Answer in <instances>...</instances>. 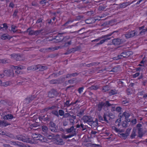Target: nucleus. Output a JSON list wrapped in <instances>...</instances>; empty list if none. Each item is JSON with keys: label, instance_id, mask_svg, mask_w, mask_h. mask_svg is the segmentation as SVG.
Segmentation results:
<instances>
[{"label": "nucleus", "instance_id": "obj_57", "mask_svg": "<svg viewBox=\"0 0 147 147\" xmlns=\"http://www.w3.org/2000/svg\"><path fill=\"white\" fill-rule=\"evenodd\" d=\"M84 87H80L78 88V92L80 94H81L82 92L84 90Z\"/></svg>", "mask_w": 147, "mask_h": 147}, {"label": "nucleus", "instance_id": "obj_52", "mask_svg": "<svg viewBox=\"0 0 147 147\" xmlns=\"http://www.w3.org/2000/svg\"><path fill=\"white\" fill-rule=\"evenodd\" d=\"M17 27L15 25H12L11 26V31L14 33L17 32V30H15V29L17 28Z\"/></svg>", "mask_w": 147, "mask_h": 147}, {"label": "nucleus", "instance_id": "obj_49", "mask_svg": "<svg viewBox=\"0 0 147 147\" xmlns=\"http://www.w3.org/2000/svg\"><path fill=\"white\" fill-rule=\"evenodd\" d=\"M52 113L55 115L57 117H59V114H58V112L57 110H53L52 111Z\"/></svg>", "mask_w": 147, "mask_h": 147}, {"label": "nucleus", "instance_id": "obj_50", "mask_svg": "<svg viewBox=\"0 0 147 147\" xmlns=\"http://www.w3.org/2000/svg\"><path fill=\"white\" fill-rule=\"evenodd\" d=\"M105 15H104L103 16L102 15L101 16H97L96 17H95L94 18V20L95 22L96 20H100L102 18H103L104 17V16Z\"/></svg>", "mask_w": 147, "mask_h": 147}, {"label": "nucleus", "instance_id": "obj_59", "mask_svg": "<svg viewBox=\"0 0 147 147\" xmlns=\"http://www.w3.org/2000/svg\"><path fill=\"white\" fill-rule=\"evenodd\" d=\"M140 74V73L139 72H136L135 74L132 75V77L133 78H136L138 77Z\"/></svg>", "mask_w": 147, "mask_h": 147}, {"label": "nucleus", "instance_id": "obj_32", "mask_svg": "<svg viewBox=\"0 0 147 147\" xmlns=\"http://www.w3.org/2000/svg\"><path fill=\"white\" fill-rule=\"evenodd\" d=\"M9 85V82H2L1 80H0V86H7Z\"/></svg>", "mask_w": 147, "mask_h": 147}, {"label": "nucleus", "instance_id": "obj_47", "mask_svg": "<svg viewBox=\"0 0 147 147\" xmlns=\"http://www.w3.org/2000/svg\"><path fill=\"white\" fill-rule=\"evenodd\" d=\"M104 107H111L112 105L109 103V101H106V102H104Z\"/></svg>", "mask_w": 147, "mask_h": 147}, {"label": "nucleus", "instance_id": "obj_17", "mask_svg": "<svg viewBox=\"0 0 147 147\" xmlns=\"http://www.w3.org/2000/svg\"><path fill=\"white\" fill-rule=\"evenodd\" d=\"M144 27L145 26H143L139 28L138 29L139 30L141 31L140 32V34L141 35L144 34L145 32L147 31V28L146 29H144Z\"/></svg>", "mask_w": 147, "mask_h": 147}, {"label": "nucleus", "instance_id": "obj_14", "mask_svg": "<svg viewBox=\"0 0 147 147\" xmlns=\"http://www.w3.org/2000/svg\"><path fill=\"white\" fill-rule=\"evenodd\" d=\"M57 94V91L53 89L48 93V97L50 98H53L56 96Z\"/></svg>", "mask_w": 147, "mask_h": 147}, {"label": "nucleus", "instance_id": "obj_15", "mask_svg": "<svg viewBox=\"0 0 147 147\" xmlns=\"http://www.w3.org/2000/svg\"><path fill=\"white\" fill-rule=\"evenodd\" d=\"M73 22V20H68L66 22L65 24L62 25V27H64V28H71L72 26L73 25L68 26V25L70 24H71Z\"/></svg>", "mask_w": 147, "mask_h": 147}, {"label": "nucleus", "instance_id": "obj_53", "mask_svg": "<svg viewBox=\"0 0 147 147\" xmlns=\"http://www.w3.org/2000/svg\"><path fill=\"white\" fill-rule=\"evenodd\" d=\"M74 83V79H72L71 80H69L67 81H66L65 82V84H73Z\"/></svg>", "mask_w": 147, "mask_h": 147}, {"label": "nucleus", "instance_id": "obj_34", "mask_svg": "<svg viewBox=\"0 0 147 147\" xmlns=\"http://www.w3.org/2000/svg\"><path fill=\"white\" fill-rule=\"evenodd\" d=\"M69 100H67L64 103V105L65 106L67 107V110H73V109H72V108H69V106L70 105V104H69Z\"/></svg>", "mask_w": 147, "mask_h": 147}, {"label": "nucleus", "instance_id": "obj_51", "mask_svg": "<svg viewBox=\"0 0 147 147\" xmlns=\"http://www.w3.org/2000/svg\"><path fill=\"white\" fill-rule=\"evenodd\" d=\"M105 8V6L102 5H100L99 7L98 8V10L99 11H101L104 10Z\"/></svg>", "mask_w": 147, "mask_h": 147}, {"label": "nucleus", "instance_id": "obj_40", "mask_svg": "<svg viewBox=\"0 0 147 147\" xmlns=\"http://www.w3.org/2000/svg\"><path fill=\"white\" fill-rule=\"evenodd\" d=\"M126 55L127 58L132 55L133 53L131 51H124Z\"/></svg>", "mask_w": 147, "mask_h": 147}, {"label": "nucleus", "instance_id": "obj_45", "mask_svg": "<svg viewBox=\"0 0 147 147\" xmlns=\"http://www.w3.org/2000/svg\"><path fill=\"white\" fill-rule=\"evenodd\" d=\"M74 130V126L72 125L71 126V128H69L67 129H66V131L67 132V133H71Z\"/></svg>", "mask_w": 147, "mask_h": 147}, {"label": "nucleus", "instance_id": "obj_8", "mask_svg": "<svg viewBox=\"0 0 147 147\" xmlns=\"http://www.w3.org/2000/svg\"><path fill=\"white\" fill-rule=\"evenodd\" d=\"M18 139L20 141H23L24 142L31 143L30 140L27 137L22 135H19L17 137Z\"/></svg>", "mask_w": 147, "mask_h": 147}, {"label": "nucleus", "instance_id": "obj_44", "mask_svg": "<svg viewBox=\"0 0 147 147\" xmlns=\"http://www.w3.org/2000/svg\"><path fill=\"white\" fill-rule=\"evenodd\" d=\"M63 72L62 71H59L58 73H53L52 74V75L54 76L55 77L58 76L60 75L63 74Z\"/></svg>", "mask_w": 147, "mask_h": 147}, {"label": "nucleus", "instance_id": "obj_22", "mask_svg": "<svg viewBox=\"0 0 147 147\" xmlns=\"http://www.w3.org/2000/svg\"><path fill=\"white\" fill-rule=\"evenodd\" d=\"M88 124L90 125L92 128H94L97 126L98 121H93L92 120Z\"/></svg>", "mask_w": 147, "mask_h": 147}, {"label": "nucleus", "instance_id": "obj_55", "mask_svg": "<svg viewBox=\"0 0 147 147\" xmlns=\"http://www.w3.org/2000/svg\"><path fill=\"white\" fill-rule=\"evenodd\" d=\"M98 88L97 86L92 85L90 87V89L91 90H96Z\"/></svg>", "mask_w": 147, "mask_h": 147}, {"label": "nucleus", "instance_id": "obj_2", "mask_svg": "<svg viewBox=\"0 0 147 147\" xmlns=\"http://www.w3.org/2000/svg\"><path fill=\"white\" fill-rule=\"evenodd\" d=\"M32 137L34 140L38 141L40 142L43 143V142H48L49 141L47 138H46L42 135L38 134L37 133H35L32 135Z\"/></svg>", "mask_w": 147, "mask_h": 147}, {"label": "nucleus", "instance_id": "obj_31", "mask_svg": "<svg viewBox=\"0 0 147 147\" xmlns=\"http://www.w3.org/2000/svg\"><path fill=\"white\" fill-rule=\"evenodd\" d=\"M129 135V133H122L120 134V137L122 139L125 140L127 138Z\"/></svg>", "mask_w": 147, "mask_h": 147}, {"label": "nucleus", "instance_id": "obj_39", "mask_svg": "<svg viewBox=\"0 0 147 147\" xmlns=\"http://www.w3.org/2000/svg\"><path fill=\"white\" fill-rule=\"evenodd\" d=\"M121 121V119H118L115 121V125L117 126V127H119L120 126Z\"/></svg>", "mask_w": 147, "mask_h": 147}, {"label": "nucleus", "instance_id": "obj_11", "mask_svg": "<svg viewBox=\"0 0 147 147\" xmlns=\"http://www.w3.org/2000/svg\"><path fill=\"white\" fill-rule=\"evenodd\" d=\"M36 98L35 95H32L31 96L27 97L24 100L25 103L26 104H28L31 102L33 100Z\"/></svg>", "mask_w": 147, "mask_h": 147}, {"label": "nucleus", "instance_id": "obj_4", "mask_svg": "<svg viewBox=\"0 0 147 147\" xmlns=\"http://www.w3.org/2000/svg\"><path fill=\"white\" fill-rule=\"evenodd\" d=\"M137 34V31L136 30H129L124 34V36L125 38L129 39L132 38L135 36H136Z\"/></svg>", "mask_w": 147, "mask_h": 147}, {"label": "nucleus", "instance_id": "obj_3", "mask_svg": "<svg viewBox=\"0 0 147 147\" xmlns=\"http://www.w3.org/2000/svg\"><path fill=\"white\" fill-rule=\"evenodd\" d=\"M64 33V32L62 33H58L57 36H54V38L53 39H47V40L49 41L53 40V42H58L62 41L64 39V37L63 36V34Z\"/></svg>", "mask_w": 147, "mask_h": 147}, {"label": "nucleus", "instance_id": "obj_26", "mask_svg": "<svg viewBox=\"0 0 147 147\" xmlns=\"http://www.w3.org/2000/svg\"><path fill=\"white\" fill-rule=\"evenodd\" d=\"M85 22L87 24H91L95 22L94 18H90L85 20Z\"/></svg>", "mask_w": 147, "mask_h": 147}, {"label": "nucleus", "instance_id": "obj_21", "mask_svg": "<svg viewBox=\"0 0 147 147\" xmlns=\"http://www.w3.org/2000/svg\"><path fill=\"white\" fill-rule=\"evenodd\" d=\"M127 56L125 55L124 51L121 53L120 55H118L117 57H116V58L115 59L117 60L122 58H127Z\"/></svg>", "mask_w": 147, "mask_h": 147}, {"label": "nucleus", "instance_id": "obj_9", "mask_svg": "<svg viewBox=\"0 0 147 147\" xmlns=\"http://www.w3.org/2000/svg\"><path fill=\"white\" fill-rule=\"evenodd\" d=\"M57 138L54 139L53 142L54 143L57 145H63L64 144L63 141L62 139L60 138L58 134H57Z\"/></svg>", "mask_w": 147, "mask_h": 147}, {"label": "nucleus", "instance_id": "obj_60", "mask_svg": "<svg viewBox=\"0 0 147 147\" xmlns=\"http://www.w3.org/2000/svg\"><path fill=\"white\" fill-rule=\"evenodd\" d=\"M118 68L116 67H115L112 69L110 71L116 72L118 71Z\"/></svg>", "mask_w": 147, "mask_h": 147}, {"label": "nucleus", "instance_id": "obj_54", "mask_svg": "<svg viewBox=\"0 0 147 147\" xmlns=\"http://www.w3.org/2000/svg\"><path fill=\"white\" fill-rule=\"evenodd\" d=\"M64 111L62 109H60L59 111V115H60V116H63L64 115Z\"/></svg>", "mask_w": 147, "mask_h": 147}, {"label": "nucleus", "instance_id": "obj_1", "mask_svg": "<svg viewBox=\"0 0 147 147\" xmlns=\"http://www.w3.org/2000/svg\"><path fill=\"white\" fill-rule=\"evenodd\" d=\"M10 68H11V69H7L4 71V72L5 74V76H14V73L13 69L16 70V74H20L21 72L20 70L24 69L25 68V67L24 66L21 65L17 66L12 65L10 66Z\"/></svg>", "mask_w": 147, "mask_h": 147}, {"label": "nucleus", "instance_id": "obj_62", "mask_svg": "<svg viewBox=\"0 0 147 147\" xmlns=\"http://www.w3.org/2000/svg\"><path fill=\"white\" fill-rule=\"evenodd\" d=\"M122 126L123 127H126L127 126V122L126 121H123L122 122Z\"/></svg>", "mask_w": 147, "mask_h": 147}, {"label": "nucleus", "instance_id": "obj_10", "mask_svg": "<svg viewBox=\"0 0 147 147\" xmlns=\"http://www.w3.org/2000/svg\"><path fill=\"white\" fill-rule=\"evenodd\" d=\"M12 59H14L17 61L23 60L24 58L22 55L19 54H13L10 55Z\"/></svg>", "mask_w": 147, "mask_h": 147}, {"label": "nucleus", "instance_id": "obj_18", "mask_svg": "<svg viewBox=\"0 0 147 147\" xmlns=\"http://www.w3.org/2000/svg\"><path fill=\"white\" fill-rule=\"evenodd\" d=\"M130 4L131 3L129 2H124L120 3L119 4V7L121 8H124L127 6L129 5H130Z\"/></svg>", "mask_w": 147, "mask_h": 147}, {"label": "nucleus", "instance_id": "obj_16", "mask_svg": "<svg viewBox=\"0 0 147 147\" xmlns=\"http://www.w3.org/2000/svg\"><path fill=\"white\" fill-rule=\"evenodd\" d=\"M12 37V36H11L9 35L8 34L7 35L4 33L1 36V38L2 40H6L7 39L10 40Z\"/></svg>", "mask_w": 147, "mask_h": 147}, {"label": "nucleus", "instance_id": "obj_25", "mask_svg": "<svg viewBox=\"0 0 147 147\" xmlns=\"http://www.w3.org/2000/svg\"><path fill=\"white\" fill-rule=\"evenodd\" d=\"M104 121L107 122H108V120H110L111 117H110V115H108L106 113L104 114L103 116Z\"/></svg>", "mask_w": 147, "mask_h": 147}, {"label": "nucleus", "instance_id": "obj_5", "mask_svg": "<svg viewBox=\"0 0 147 147\" xmlns=\"http://www.w3.org/2000/svg\"><path fill=\"white\" fill-rule=\"evenodd\" d=\"M114 32H112L109 34H107L106 35L104 36H102L101 37V39L103 38L99 42H98L97 44V45H101L103 44L105 42H107L108 40H110L111 39V38L110 37L112 34H113V33Z\"/></svg>", "mask_w": 147, "mask_h": 147}, {"label": "nucleus", "instance_id": "obj_24", "mask_svg": "<svg viewBox=\"0 0 147 147\" xmlns=\"http://www.w3.org/2000/svg\"><path fill=\"white\" fill-rule=\"evenodd\" d=\"M13 118V116L11 114H7L3 117V119L4 120L11 119Z\"/></svg>", "mask_w": 147, "mask_h": 147}, {"label": "nucleus", "instance_id": "obj_19", "mask_svg": "<svg viewBox=\"0 0 147 147\" xmlns=\"http://www.w3.org/2000/svg\"><path fill=\"white\" fill-rule=\"evenodd\" d=\"M47 69V66H43L40 64L37 65V70L39 71H43Z\"/></svg>", "mask_w": 147, "mask_h": 147}, {"label": "nucleus", "instance_id": "obj_29", "mask_svg": "<svg viewBox=\"0 0 147 147\" xmlns=\"http://www.w3.org/2000/svg\"><path fill=\"white\" fill-rule=\"evenodd\" d=\"M76 128H79L81 129L82 131H84L86 129V128L85 127V126L83 124L81 123L80 124H77L76 125Z\"/></svg>", "mask_w": 147, "mask_h": 147}, {"label": "nucleus", "instance_id": "obj_43", "mask_svg": "<svg viewBox=\"0 0 147 147\" xmlns=\"http://www.w3.org/2000/svg\"><path fill=\"white\" fill-rule=\"evenodd\" d=\"M9 62V60L6 59H2L0 60V63H6Z\"/></svg>", "mask_w": 147, "mask_h": 147}, {"label": "nucleus", "instance_id": "obj_27", "mask_svg": "<svg viewBox=\"0 0 147 147\" xmlns=\"http://www.w3.org/2000/svg\"><path fill=\"white\" fill-rule=\"evenodd\" d=\"M9 125L6 121H0V127H6Z\"/></svg>", "mask_w": 147, "mask_h": 147}, {"label": "nucleus", "instance_id": "obj_38", "mask_svg": "<svg viewBox=\"0 0 147 147\" xmlns=\"http://www.w3.org/2000/svg\"><path fill=\"white\" fill-rule=\"evenodd\" d=\"M20 142L18 141H11L9 142L10 144L14 146H18L20 144Z\"/></svg>", "mask_w": 147, "mask_h": 147}, {"label": "nucleus", "instance_id": "obj_23", "mask_svg": "<svg viewBox=\"0 0 147 147\" xmlns=\"http://www.w3.org/2000/svg\"><path fill=\"white\" fill-rule=\"evenodd\" d=\"M104 104L103 102L98 103L97 106V110L98 111H100L101 110L102 108L103 107H104Z\"/></svg>", "mask_w": 147, "mask_h": 147}, {"label": "nucleus", "instance_id": "obj_35", "mask_svg": "<svg viewBox=\"0 0 147 147\" xmlns=\"http://www.w3.org/2000/svg\"><path fill=\"white\" fill-rule=\"evenodd\" d=\"M50 83L51 84H59L60 83V81L59 80H50Z\"/></svg>", "mask_w": 147, "mask_h": 147}, {"label": "nucleus", "instance_id": "obj_13", "mask_svg": "<svg viewBox=\"0 0 147 147\" xmlns=\"http://www.w3.org/2000/svg\"><path fill=\"white\" fill-rule=\"evenodd\" d=\"M112 44L114 45H119L122 43L121 39L120 38H115L112 40Z\"/></svg>", "mask_w": 147, "mask_h": 147}, {"label": "nucleus", "instance_id": "obj_63", "mask_svg": "<svg viewBox=\"0 0 147 147\" xmlns=\"http://www.w3.org/2000/svg\"><path fill=\"white\" fill-rule=\"evenodd\" d=\"M74 76V73H72L71 74H67L66 76V78H71V77L72 76Z\"/></svg>", "mask_w": 147, "mask_h": 147}, {"label": "nucleus", "instance_id": "obj_46", "mask_svg": "<svg viewBox=\"0 0 147 147\" xmlns=\"http://www.w3.org/2000/svg\"><path fill=\"white\" fill-rule=\"evenodd\" d=\"M88 146H90L91 147H100V145L96 144H92L91 143L88 144Z\"/></svg>", "mask_w": 147, "mask_h": 147}, {"label": "nucleus", "instance_id": "obj_42", "mask_svg": "<svg viewBox=\"0 0 147 147\" xmlns=\"http://www.w3.org/2000/svg\"><path fill=\"white\" fill-rule=\"evenodd\" d=\"M42 129L43 132H44V133H43L44 135L46 134V133L47 132L48 130L47 127L45 126H43L42 127Z\"/></svg>", "mask_w": 147, "mask_h": 147}, {"label": "nucleus", "instance_id": "obj_30", "mask_svg": "<svg viewBox=\"0 0 147 147\" xmlns=\"http://www.w3.org/2000/svg\"><path fill=\"white\" fill-rule=\"evenodd\" d=\"M84 28H82L77 31H74V33H78L79 34H82L85 33Z\"/></svg>", "mask_w": 147, "mask_h": 147}, {"label": "nucleus", "instance_id": "obj_36", "mask_svg": "<svg viewBox=\"0 0 147 147\" xmlns=\"http://www.w3.org/2000/svg\"><path fill=\"white\" fill-rule=\"evenodd\" d=\"M117 94V91L115 89L111 90L109 92V94L111 96Z\"/></svg>", "mask_w": 147, "mask_h": 147}, {"label": "nucleus", "instance_id": "obj_33", "mask_svg": "<svg viewBox=\"0 0 147 147\" xmlns=\"http://www.w3.org/2000/svg\"><path fill=\"white\" fill-rule=\"evenodd\" d=\"M110 87L108 86H105L102 88V91L103 92H106L110 90Z\"/></svg>", "mask_w": 147, "mask_h": 147}, {"label": "nucleus", "instance_id": "obj_7", "mask_svg": "<svg viewBox=\"0 0 147 147\" xmlns=\"http://www.w3.org/2000/svg\"><path fill=\"white\" fill-rule=\"evenodd\" d=\"M59 48V47H51L47 48H42L40 50V51L41 52L45 53L48 51H55L58 50Z\"/></svg>", "mask_w": 147, "mask_h": 147}, {"label": "nucleus", "instance_id": "obj_48", "mask_svg": "<svg viewBox=\"0 0 147 147\" xmlns=\"http://www.w3.org/2000/svg\"><path fill=\"white\" fill-rule=\"evenodd\" d=\"M73 136H74V134H69V135H64L62 137L63 138L65 139H67V138H71Z\"/></svg>", "mask_w": 147, "mask_h": 147}, {"label": "nucleus", "instance_id": "obj_37", "mask_svg": "<svg viewBox=\"0 0 147 147\" xmlns=\"http://www.w3.org/2000/svg\"><path fill=\"white\" fill-rule=\"evenodd\" d=\"M136 130L134 129L132 131V133L130 136V138L131 139H133L135 138L136 136Z\"/></svg>", "mask_w": 147, "mask_h": 147}, {"label": "nucleus", "instance_id": "obj_20", "mask_svg": "<svg viewBox=\"0 0 147 147\" xmlns=\"http://www.w3.org/2000/svg\"><path fill=\"white\" fill-rule=\"evenodd\" d=\"M44 135L46 136V138H45L48 140V141H49L48 142H45L47 143H48L49 142H51V141H52V139L54 140V139L55 138H53V137L52 136V135H48L47 134H44Z\"/></svg>", "mask_w": 147, "mask_h": 147}, {"label": "nucleus", "instance_id": "obj_64", "mask_svg": "<svg viewBox=\"0 0 147 147\" xmlns=\"http://www.w3.org/2000/svg\"><path fill=\"white\" fill-rule=\"evenodd\" d=\"M3 28H4L5 30H7L8 28V26L6 23H4L3 24Z\"/></svg>", "mask_w": 147, "mask_h": 147}, {"label": "nucleus", "instance_id": "obj_58", "mask_svg": "<svg viewBox=\"0 0 147 147\" xmlns=\"http://www.w3.org/2000/svg\"><path fill=\"white\" fill-rule=\"evenodd\" d=\"M106 136H109V137H111V140H113L114 138L112 137L113 136V135L112 134H110L109 133H106Z\"/></svg>", "mask_w": 147, "mask_h": 147}, {"label": "nucleus", "instance_id": "obj_61", "mask_svg": "<svg viewBox=\"0 0 147 147\" xmlns=\"http://www.w3.org/2000/svg\"><path fill=\"white\" fill-rule=\"evenodd\" d=\"M19 146L21 147H31L30 146L28 145H24L23 143H20V145Z\"/></svg>", "mask_w": 147, "mask_h": 147}, {"label": "nucleus", "instance_id": "obj_56", "mask_svg": "<svg viewBox=\"0 0 147 147\" xmlns=\"http://www.w3.org/2000/svg\"><path fill=\"white\" fill-rule=\"evenodd\" d=\"M98 63L96 62L92 63L89 64H87L86 66L88 67H89L90 66H92L93 65H98Z\"/></svg>", "mask_w": 147, "mask_h": 147}, {"label": "nucleus", "instance_id": "obj_6", "mask_svg": "<svg viewBox=\"0 0 147 147\" xmlns=\"http://www.w3.org/2000/svg\"><path fill=\"white\" fill-rule=\"evenodd\" d=\"M26 32H28V35H35L37 36L41 32V30H37L34 31L31 29L30 28H29L27 30Z\"/></svg>", "mask_w": 147, "mask_h": 147}, {"label": "nucleus", "instance_id": "obj_41", "mask_svg": "<svg viewBox=\"0 0 147 147\" xmlns=\"http://www.w3.org/2000/svg\"><path fill=\"white\" fill-rule=\"evenodd\" d=\"M130 114L127 112H125L122 114V116L125 117V119H127L130 116Z\"/></svg>", "mask_w": 147, "mask_h": 147}, {"label": "nucleus", "instance_id": "obj_28", "mask_svg": "<svg viewBox=\"0 0 147 147\" xmlns=\"http://www.w3.org/2000/svg\"><path fill=\"white\" fill-rule=\"evenodd\" d=\"M27 70L28 71L32 70L34 71L37 69V65H31L30 67H29L27 68Z\"/></svg>", "mask_w": 147, "mask_h": 147}, {"label": "nucleus", "instance_id": "obj_12", "mask_svg": "<svg viewBox=\"0 0 147 147\" xmlns=\"http://www.w3.org/2000/svg\"><path fill=\"white\" fill-rule=\"evenodd\" d=\"M83 120L85 123L88 124L93 120L91 116L84 115L83 118Z\"/></svg>", "mask_w": 147, "mask_h": 147}]
</instances>
